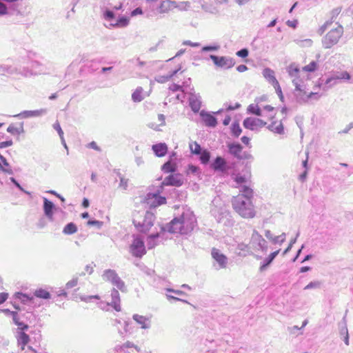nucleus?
Wrapping results in <instances>:
<instances>
[{"label": "nucleus", "mask_w": 353, "mask_h": 353, "mask_svg": "<svg viewBox=\"0 0 353 353\" xmlns=\"http://www.w3.org/2000/svg\"><path fill=\"white\" fill-rule=\"evenodd\" d=\"M189 105L192 112L198 113L201 107V97L199 94L190 92L189 93Z\"/></svg>", "instance_id": "13"}, {"label": "nucleus", "mask_w": 353, "mask_h": 353, "mask_svg": "<svg viewBox=\"0 0 353 353\" xmlns=\"http://www.w3.org/2000/svg\"><path fill=\"white\" fill-rule=\"evenodd\" d=\"M267 123L261 119L248 117L243 120L244 128L254 130L256 128H262L266 125Z\"/></svg>", "instance_id": "14"}, {"label": "nucleus", "mask_w": 353, "mask_h": 353, "mask_svg": "<svg viewBox=\"0 0 353 353\" xmlns=\"http://www.w3.org/2000/svg\"><path fill=\"white\" fill-rule=\"evenodd\" d=\"M253 239L254 240H259L258 246H255L256 250H261L263 252L268 251V243L266 241L256 230L253 231Z\"/></svg>", "instance_id": "26"}, {"label": "nucleus", "mask_w": 353, "mask_h": 353, "mask_svg": "<svg viewBox=\"0 0 353 353\" xmlns=\"http://www.w3.org/2000/svg\"><path fill=\"white\" fill-rule=\"evenodd\" d=\"M230 129L232 134L235 137H238L242 132V129L238 121L233 122Z\"/></svg>", "instance_id": "41"}, {"label": "nucleus", "mask_w": 353, "mask_h": 353, "mask_svg": "<svg viewBox=\"0 0 353 353\" xmlns=\"http://www.w3.org/2000/svg\"><path fill=\"white\" fill-rule=\"evenodd\" d=\"M133 240L130 245V252L137 258H141L146 253L143 239L138 234H133Z\"/></svg>", "instance_id": "6"}, {"label": "nucleus", "mask_w": 353, "mask_h": 353, "mask_svg": "<svg viewBox=\"0 0 353 353\" xmlns=\"http://www.w3.org/2000/svg\"><path fill=\"white\" fill-rule=\"evenodd\" d=\"M174 4V1L170 0H165L163 1L159 6H157L154 9V6H152V12L151 13L147 14V17H151L158 14H163L167 13L171 8L173 7Z\"/></svg>", "instance_id": "10"}, {"label": "nucleus", "mask_w": 353, "mask_h": 353, "mask_svg": "<svg viewBox=\"0 0 353 353\" xmlns=\"http://www.w3.org/2000/svg\"><path fill=\"white\" fill-rule=\"evenodd\" d=\"M53 128L58 132L59 137H60V139H63V132L61 128V125L59 123V121H56L54 124H53Z\"/></svg>", "instance_id": "55"}, {"label": "nucleus", "mask_w": 353, "mask_h": 353, "mask_svg": "<svg viewBox=\"0 0 353 353\" xmlns=\"http://www.w3.org/2000/svg\"><path fill=\"white\" fill-rule=\"evenodd\" d=\"M343 34V28L341 25H337L334 28H332L322 39V46L325 49L331 48L336 45Z\"/></svg>", "instance_id": "4"}, {"label": "nucleus", "mask_w": 353, "mask_h": 353, "mask_svg": "<svg viewBox=\"0 0 353 353\" xmlns=\"http://www.w3.org/2000/svg\"><path fill=\"white\" fill-rule=\"evenodd\" d=\"M93 299H99V296L98 295L81 296V300L85 302H90Z\"/></svg>", "instance_id": "63"}, {"label": "nucleus", "mask_w": 353, "mask_h": 353, "mask_svg": "<svg viewBox=\"0 0 353 353\" xmlns=\"http://www.w3.org/2000/svg\"><path fill=\"white\" fill-rule=\"evenodd\" d=\"M236 54L241 58H246L249 54V51L247 48H242L237 51Z\"/></svg>", "instance_id": "57"}, {"label": "nucleus", "mask_w": 353, "mask_h": 353, "mask_svg": "<svg viewBox=\"0 0 353 353\" xmlns=\"http://www.w3.org/2000/svg\"><path fill=\"white\" fill-rule=\"evenodd\" d=\"M210 59L213 61L214 64L216 66L224 69L231 68L235 64L234 60L230 57H219L214 54H210Z\"/></svg>", "instance_id": "9"}, {"label": "nucleus", "mask_w": 353, "mask_h": 353, "mask_svg": "<svg viewBox=\"0 0 353 353\" xmlns=\"http://www.w3.org/2000/svg\"><path fill=\"white\" fill-rule=\"evenodd\" d=\"M154 80L160 83H164L170 80V76L167 75H158L154 77Z\"/></svg>", "instance_id": "51"}, {"label": "nucleus", "mask_w": 353, "mask_h": 353, "mask_svg": "<svg viewBox=\"0 0 353 353\" xmlns=\"http://www.w3.org/2000/svg\"><path fill=\"white\" fill-rule=\"evenodd\" d=\"M274 88L275 89V91H276V94H278L280 100L283 101L284 97L283 95L281 88L279 83H278L276 85H275L274 87Z\"/></svg>", "instance_id": "60"}, {"label": "nucleus", "mask_w": 353, "mask_h": 353, "mask_svg": "<svg viewBox=\"0 0 353 353\" xmlns=\"http://www.w3.org/2000/svg\"><path fill=\"white\" fill-rule=\"evenodd\" d=\"M114 172L117 174V175L119 178L120 182H119V188H120L124 190H126L128 187V179L125 178L123 176H122L119 170H114Z\"/></svg>", "instance_id": "38"}, {"label": "nucleus", "mask_w": 353, "mask_h": 353, "mask_svg": "<svg viewBox=\"0 0 353 353\" xmlns=\"http://www.w3.org/2000/svg\"><path fill=\"white\" fill-rule=\"evenodd\" d=\"M285 240V233H282L281 235H278L274 237L272 243L274 244H281Z\"/></svg>", "instance_id": "53"}, {"label": "nucleus", "mask_w": 353, "mask_h": 353, "mask_svg": "<svg viewBox=\"0 0 353 353\" xmlns=\"http://www.w3.org/2000/svg\"><path fill=\"white\" fill-rule=\"evenodd\" d=\"M129 23V19L125 16L120 17L114 23H110L112 27H125Z\"/></svg>", "instance_id": "40"}, {"label": "nucleus", "mask_w": 353, "mask_h": 353, "mask_svg": "<svg viewBox=\"0 0 353 353\" xmlns=\"http://www.w3.org/2000/svg\"><path fill=\"white\" fill-rule=\"evenodd\" d=\"M123 347L125 348L134 347L136 349L137 352L140 351V348L138 346L135 345L133 343L130 341H127L126 343H125L123 345Z\"/></svg>", "instance_id": "64"}, {"label": "nucleus", "mask_w": 353, "mask_h": 353, "mask_svg": "<svg viewBox=\"0 0 353 353\" xmlns=\"http://www.w3.org/2000/svg\"><path fill=\"white\" fill-rule=\"evenodd\" d=\"M143 88L138 87L132 94V99L134 102H140L143 98L142 97Z\"/></svg>", "instance_id": "43"}, {"label": "nucleus", "mask_w": 353, "mask_h": 353, "mask_svg": "<svg viewBox=\"0 0 353 353\" xmlns=\"http://www.w3.org/2000/svg\"><path fill=\"white\" fill-rule=\"evenodd\" d=\"M280 250H278L275 252H272L268 257H266L261 265L260 266V271H264L273 261V260L276 258V256L279 254Z\"/></svg>", "instance_id": "29"}, {"label": "nucleus", "mask_w": 353, "mask_h": 353, "mask_svg": "<svg viewBox=\"0 0 353 353\" xmlns=\"http://www.w3.org/2000/svg\"><path fill=\"white\" fill-rule=\"evenodd\" d=\"M331 74L334 77L335 79L338 80L339 82L347 81L351 79L350 73L347 71H335L332 72Z\"/></svg>", "instance_id": "31"}, {"label": "nucleus", "mask_w": 353, "mask_h": 353, "mask_svg": "<svg viewBox=\"0 0 353 353\" xmlns=\"http://www.w3.org/2000/svg\"><path fill=\"white\" fill-rule=\"evenodd\" d=\"M77 230V227L72 223L70 222L63 228V232L65 234H72Z\"/></svg>", "instance_id": "44"}, {"label": "nucleus", "mask_w": 353, "mask_h": 353, "mask_svg": "<svg viewBox=\"0 0 353 353\" xmlns=\"http://www.w3.org/2000/svg\"><path fill=\"white\" fill-rule=\"evenodd\" d=\"M190 148L191 152L192 154H196V155H199L202 152V150H203L201 147V145L199 143H197L196 142H194V144L190 143Z\"/></svg>", "instance_id": "47"}, {"label": "nucleus", "mask_w": 353, "mask_h": 353, "mask_svg": "<svg viewBox=\"0 0 353 353\" xmlns=\"http://www.w3.org/2000/svg\"><path fill=\"white\" fill-rule=\"evenodd\" d=\"M155 209L150 208L149 210H147L145 214V219L143 221H153L155 219Z\"/></svg>", "instance_id": "48"}, {"label": "nucleus", "mask_w": 353, "mask_h": 353, "mask_svg": "<svg viewBox=\"0 0 353 353\" xmlns=\"http://www.w3.org/2000/svg\"><path fill=\"white\" fill-rule=\"evenodd\" d=\"M248 112L258 117L262 116V111L261 108L255 104H250L248 107Z\"/></svg>", "instance_id": "45"}, {"label": "nucleus", "mask_w": 353, "mask_h": 353, "mask_svg": "<svg viewBox=\"0 0 353 353\" xmlns=\"http://www.w3.org/2000/svg\"><path fill=\"white\" fill-rule=\"evenodd\" d=\"M199 155L201 163L208 164L209 163L211 156L208 150L203 149Z\"/></svg>", "instance_id": "42"}, {"label": "nucleus", "mask_w": 353, "mask_h": 353, "mask_svg": "<svg viewBox=\"0 0 353 353\" xmlns=\"http://www.w3.org/2000/svg\"><path fill=\"white\" fill-rule=\"evenodd\" d=\"M234 181L237 184L241 185V184H243V183L246 182V179H245V177L244 176L237 175L234 178Z\"/></svg>", "instance_id": "62"}, {"label": "nucleus", "mask_w": 353, "mask_h": 353, "mask_svg": "<svg viewBox=\"0 0 353 353\" xmlns=\"http://www.w3.org/2000/svg\"><path fill=\"white\" fill-rule=\"evenodd\" d=\"M52 69V65L50 62L43 63L38 61H33L31 62L30 68H21V75L24 77H30L31 76L48 74L50 73Z\"/></svg>", "instance_id": "3"}, {"label": "nucleus", "mask_w": 353, "mask_h": 353, "mask_svg": "<svg viewBox=\"0 0 353 353\" xmlns=\"http://www.w3.org/2000/svg\"><path fill=\"white\" fill-rule=\"evenodd\" d=\"M317 69V63L315 61H311L308 65H305L302 70L303 71L313 72Z\"/></svg>", "instance_id": "46"}, {"label": "nucleus", "mask_w": 353, "mask_h": 353, "mask_svg": "<svg viewBox=\"0 0 353 353\" xmlns=\"http://www.w3.org/2000/svg\"><path fill=\"white\" fill-rule=\"evenodd\" d=\"M253 157L252 155L248 152H243L242 154H241L239 160H244V159H252Z\"/></svg>", "instance_id": "61"}, {"label": "nucleus", "mask_w": 353, "mask_h": 353, "mask_svg": "<svg viewBox=\"0 0 353 353\" xmlns=\"http://www.w3.org/2000/svg\"><path fill=\"white\" fill-rule=\"evenodd\" d=\"M143 202L152 209H155L157 207L166 203V198L159 195L158 193L148 192L144 196Z\"/></svg>", "instance_id": "7"}, {"label": "nucleus", "mask_w": 353, "mask_h": 353, "mask_svg": "<svg viewBox=\"0 0 353 353\" xmlns=\"http://www.w3.org/2000/svg\"><path fill=\"white\" fill-rule=\"evenodd\" d=\"M296 100L299 103H303L308 101V97H307V93L303 88L301 85V90H296L294 92Z\"/></svg>", "instance_id": "33"}, {"label": "nucleus", "mask_w": 353, "mask_h": 353, "mask_svg": "<svg viewBox=\"0 0 353 353\" xmlns=\"http://www.w3.org/2000/svg\"><path fill=\"white\" fill-rule=\"evenodd\" d=\"M34 296L43 299H50L51 298L50 292L42 288L36 290Z\"/></svg>", "instance_id": "39"}, {"label": "nucleus", "mask_w": 353, "mask_h": 353, "mask_svg": "<svg viewBox=\"0 0 353 353\" xmlns=\"http://www.w3.org/2000/svg\"><path fill=\"white\" fill-rule=\"evenodd\" d=\"M170 159H172V156ZM176 169L177 165L174 162H172V159H170L161 166V170L164 173H174L176 171Z\"/></svg>", "instance_id": "30"}, {"label": "nucleus", "mask_w": 353, "mask_h": 353, "mask_svg": "<svg viewBox=\"0 0 353 353\" xmlns=\"http://www.w3.org/2000/svg\"><path fill=\"white\" fill-rule=\"evenodd\" d=\"M212 258L218 263L217 269L225 268L228 263L227 257L221 254L219 250L213 248L212 250Z\"/></svg>", "instance_id": "19"}, {"label": "nucleus", "mask_w": 353, "mask_h": 353, "mask_svg": "<svg viewBox=\"0 0 353 353\" xmlns=\"http://www.w3.org/2000/svg\"><path fill=\"white\" fill-rule=\"evenodd\" d=\"M210 167L214 171H219L221 172H226L229 169L226 160L221 156L216 157L213 160L210 164Z\"/></svg>", "instance_id": "15"}, {"label": "nucleus", "mask_w": 353, "mask_h": 353, "mask_svg": "<svg viewBox=\"0 0 353 353\" xmlns=\"http://www.w3.org/2000/svg\"><path fill=\"white\" fill-rule=\"evenodd\" d=\"M240 192H241V194H239L237 196H244L248 200H251L253 196V190L247 185H241Z\"/></svg>", "instance_id": "34"}, {"label": "nucleus", "mask_w": 353, "mask_h": 353, "mask_svg": "<svg viewBox=\"0 0 353 353\" xmlns=\"http://www.w3.org/2000/svg\"><path fill=\"white\" fill-rule=\"evenodd\" d=\"M103 18L107 21H111L114 19V14L110 10H105L103 12Z\"/></svg>", "instance_id": "54"}, {"label": "nucleus", "mask_w": 353, "mask_h": 353, "mask_svg": "<svg viewBox=\"0 0 353 353\" xmlns=\"http://www.w3.org/2000/svg\"><path fill=\"white\" fill-rule=\"evenodd\" d=\"M77 283H78V278L74 277L66 283L65 287L67 289H70V288L75 287L77 285Z\"/></svg>", "instance_id": "58"}, {"label": "nucleus", "mask_w": 353, "mask_h": 353, "mask_svg": "<svg viewBox=\"0 0 353 353\" xmlns=\"http://www.w3.org/2000/svg\"><path fill=\"white\" fill-rule=\"evenodd\" d=\"M21 68L14 67L10 65L0 64V75L21 74Z\"/></svg>", "instance_id": "21"}, {"label": "nucleus", "mask_w": 353, "mask_h": 353, "mask_svg": "<svg viewBox=\"0 0 353 353\" xmlns=\"http://www.w3.org/2000/svg\"><path fill=\"white\" fill-rule=\"evenodd\" d=\"M340 82L335 79L334 77L330 74L325 81V86L323 87V90H327V89L337 85Z\"/></svg>", "instance_id": "35"}, {"label": "nucleus", "mask_w": 353, "mask_h": 353, "mask_svg": "<svg viewBox=\"0 0 353 353\" xmlns=\"http://www.w3.org/2000/svg\"><path fill=\"white\" fill-rule=\"evenodd\" d=\"M43 212L45 215L50 219H52L54 210L56 208L53 202L47 198H43Z\"/></svg>", "instance_id": "25"}, {"label": "nucleus", "mask_w": 353, "mask_h": 353, "mask_svg": "<svg viewBox=\"0 0 353 353\" xmlns=\"http://www.w3.org/2000/svg\"><path fill=\"white\" fill-rule=\"evenodd\" d=\"M14 296L23 304L27 305L31 308H34L37 306V304L35 303V299L33 296H30L22 292H17L15 293Z\"/></svg>", "instance_id": "17"}, {"label": "nucleus", "mask_w": 353, "mask_h": 353, "mask_svg": "<svg viewBox=\"0 0 353 353\" xmlns=\"http://www.w3.org/2000/svg\"><path fill=\"white\" fill-rule=\"evenodd\" d=\"M181 211V214L175 216L172 221H195V216L190 208L183 206Z\"/></svg>", "instance_id": "16"}, {"label": "nucleus", "mask_w": 353, "mask_h": 353, "mask_svg": "<svg viewBox=\"0 0 353 353\" xmlns=\"http://www.w3.org/2000/svg\"><path fill=\"white\" fill-rule=\"evenodd\" d=\"M169 90H171L172 92H177V91H182L183 92V86L179 85V84H176V83H172L170 85L169 87Z\"/></svg>", "instance_id": "59"}, {"label": "nucleus", "mask_w": 353, "mask_h": 353, "mask_svg": "<svg viewBox=\"0 0 353 353\" xmlns=\"http://www.w3.org/2000/svg\"><path fill=\"white\" fill-rule=\"evenodd\" d=\"M132 319L141 326V328L142 329H149L151 326V320L149 317L139 314H134L132 316Z\"/></svg>", "instance_id": "22"}, {"label": "nucleus", "mask_w": 353, "mask_h": 353, "mask_svg": "<svg viewBox=\"0 0 353 353\" xmlns=\"http://www.w3.org/2000/svg\"><path fill=\"white\" fill-rule=\"evenodd\" d=\"M110 296L112 301L111 303H108V305H111L117 312H120L121 308L120 305L121 299L119 291L115 288H113L111 290Z\"/></svg>", "instance_id": "20"}, {"label": "nucleus", "mask_w": 353, "mask_h": 353, "mask_svg": "<svg viewBox=\"0 0 353 353\" xmlns=\"http://www.w3.org/2000/svg\"><path fill=\"white\" fill-rule=\"evenodd\" d=\"M48 112L47 109L41 108L36 110H24L13 117L19 119H27L30 117H38L46 114Z\"/></svg>", "instance_id": "12"}, {"label": "nucleus", "mask_w": 353, "mask_h": 353, "mask_svg": "<svg viewBox=\"0 0 353 353\" xmlns=\"http://www.w3.org/2000/svg\"><path fill=\"white\" fill-rule=\"evenodd\" d=\"M30 338L29 336L26 334L24 332H21L19 334L18 337V343L21 345V349L23 350L25 345H26L29 342Z\"/></svg>", "instance_id": "37"}, {"label": "nucleus", "mask_w": 353, "mask_h": 353, "mask_svg": "<svg viewBox=\"0 0 353 353\" xmlns=\"http://www.w3.org/2000/svg\"><path fill=\"white\" fill-rule=\"evenodd\" d=\"M10 181L19 189L20 190L21 192H24L25 194H28V196H31V193L28 191H26L22 187L21 185L19 183V182L14 178V177H11L10 179Z\"/></svg>", "instance_id": "52"}, {"label": "nucleus", "mask_w": 353, "mask_h": 353, "mask_svg": "<svg viewBox=\"0 0 353 353\" xmlns=\"http://www.w3.org/2000/svg\"><path fill=\"white\" fill-rule=\"evenodd\" d=\"M228 148L229 153L239 159L243 150L242 145L239 143H232L228 145Z\"/></svg>", "instance_id": "27"}, {"label": "nucleus", "mask_w": 353, "mask_h": 353, "mask_svg": "<svg viewBox=\"0 0 353 353\" xmlns=\"http://www.w3.org/2000/svg\"><path fill=\"white\" fill-rule=\"evenodd\" d=\"M152 148L155 155L159 157L165 156L168 151V146L164 143L154 144L152 145Z\"/></svg>", "instance_id": "28"}, {"label": "nucleus", "mask_w": 353, "mask_h": 353, "mask_svg": "<svg viewBox=\"0 0 353 353\" xmlns=\"http://www.w3.org/2000/svg\"><path fill=\"white\" fill-rule=\"evenodd\" d=\"M219 45L205 46L201 48V52H214L219 50Z\"/></svg>", "instance_id": "50"}, {"label": "nucleus", "mask_w": 353, "mask_h": 353, "mask_svg": "<svg viewBox=\"0 0 353 353\" xmlns=\"http://www.w3.org/2000/svg\"><path fill=\"white\" fill-rule=\"evenodd\" d=\"M183 184V179L181 174H171L163 181V185L180 187Z\"/></svg>", "instance_id": "11"}, {"label": "nucleus", "mask_w": 353, "mask_h": 353, "mask_svg": "<svg viewBox=\"0 0 353 353\" xmlns=\"http://www.w3.org/2000/svg\"><path fill=\"white\" fill-rule=\"evenodd\" d=\"M232 206L235 211L243 219H252L255 211L251 200L244 196H236L232 200Z\"/></svg>", "instance_id": "2"}, {"label": "nucleus", "mask_w": 353, "mask_h": 353, "mask_svg": "<svg viewBox=\"0 0 353 353\" xmlns=\"http://www.w3.org/2000/svg\"><path fill=\"white\" fill-rule=\"evenodd\" d=\"M321 286V282L319 281H311L310 283H308L305 288L304 290H311V289H318L320 288Z\"/></svg>", "instance_id": "49"}, {"label": "nucleus", "mask_w": 353, "mask_h": 353, "mask_svg": "<svg viewBox=\"0 0 353 353\" xmlns=\"http://www.w3.org/2000/svg\"><path fill=\"white\" fill-rule=\"evenodd\" d=\"M30 229V232H37L46 226V222H30L28 225Z\"/></svg>", "instance_id": "36"}, {"label": "nucleus", "mask_w": 353, "mask_h": 353, "mask_svg": "<svg viewBox=\"0 0 353 353\" xmlns=\"http://www.w3.org/2000/svg\"><path fill=\"white\" fill-rule=\"evenodd\" d=\"M288 75L292 79V83L296 87V90H301L302 80L300 79V68L297 63H292L286 68Z\"/></svg>", "instance_id": "8"}, {"label": "nucleus", "mask_w": 353, "mask_h": 353, "mask_svg": "<svg viewBox=\"0 0 353 353\" xmlns=\"http://www.w3.org/2000/svg\"><path fill=\"white\" fill-rule=\"evenodd\" d=\"M199 114L206 126L210 128H214L216 126L217 119L212 114L205 110H201L199 112Z\"/></svg>", "instance_id": "18"}, {"label": "nucleus", "mask_w": 353, "mask_h": 353, "mask_svg": "<svg viewBox=\"0 0 353 353\" xmlns=\"http://www.w3.org/2000/svg\"><path fill=\"white\" fill-rule=\"evenodd\" d=\"M341 9L340 8H337L334 9L331 12V19L327 21L323 26H321L319 30L318 33L321 35L324 33V32L327 30V28L334 22L336 17L341 12Z\"/></svg>", "instance_id": "23"}, {"label": "nucleus", "mask_w": 353, "mask_h": 353, "mask_svg": "<svg viewBox=\"0 0 353 353\" xmlns=\"http://www.w3.org/2000/svg\"><path fill=\"white\" fill-rule=\"evenodd\" d=\"M101 277L103 280L111 283L122 292L127 291L124 281L121 280L114 270H105L101 275Z\"/></svg>", "instance_id": "5"}, {"label": "nucleus", "mask_w": 353, "mask_h": 353, "mask_svg": "<svg viewBox=\"0 0 353 353\" xmlns=\"http://www.w3.org/2000/svg\"><path fill=\"white\" fill-rule=\"evenodd\" d=\"M194 222H138L134 226L138 231L148 233L147 245L152 249L164 241L171 239L172 234H187L194 228Z\"/></svg>", "instance_id": "1"}, {"label": "nucleus", "mask_w": 353, "mask_h": 353, "mask_svg": "<svg viewBox=\"0 0 353 353\" xmlns=\"http://www.w3.org/2000/svg\"><path fill=\"white\" fill-rule=\"evenodd\" d=\"M7 132L12 135H19L24 133L23 122L20 123L19 127L10 124L7 128Z\"/></svg>", "instance_id": "32"}, {"label": "nucleus", "mask_w": 353, "mask_h": 353, "mask_svg": "<svg viewBox=\"0 0 353 353\" xmlns=\"http://www.w3.org/2000/svg\"><path fill=\"white\" fill-rule=\"evenodd\" d=\"M262 74L265 80L273 87L279 83L275 77V73L273 70L269 68H265L263 69Z\"/></svg>", "instance_id": "24"}, {"label": "nucleus", "mask_w": 353, "mask_h": 353, "mask_svg": "<svg viewBox=\"0 0 353 353\" xmlns=\"http://www.w3.org/2000/svg\"><path fill=\"white\" fill-rule=\"evenodd\" d=\"M273 132L278 134H283L284 133V127L281 122H280L273 130Z\"/></svg>", "instance_id": "56"}]
</instances>
